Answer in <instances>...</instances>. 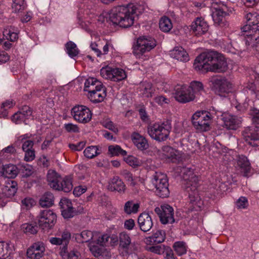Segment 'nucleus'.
Here are the masks:
<instances>
[{
  "mask_svg": "<svg viewBox=\"0 0 259 259\" xmlns=\"http://www.w3.org/2000/svg\"><path fill=\"white\" fill-rule=\"evenodd\" d=\"M195 69L202 72H223L228 69V64L224 56L215 51L201 53L194 63Z\"/></svg>",
  "mask_w": 259,
  "mask_h": 259,
  "instance_id": "f257e3e1",
  "label": "nucleus"
},
{
  "mask_svg": "<svg viewBox=\"0 0 259 259\" xmlns=\"http://www.w3.org/2000/svg\"><path fill=\"white\" fill-rule=\"evenodd\" d=\"M181 172L186 182L185 189L189 195V208L191 210L198 211L202 209L203 202L200 198L198 192V179L189 168L184 167Z\"/></svg>",
  "mask_w": 259,
  "mask_h": 259,
  "instance_id": "f03ea898",
  "label": "nucleus"
},
{
  "mask_svg": "<svg viewBox=\"0 0 259 259\" xmlns=\"http://www.w3.org/2000/svg\"><path fill=\"white\" fill-rule=\"evenodd\" d=\"M137 5L130 3L126 5L119 6L114 8L110 13L109 20L113 23L120 27L127 28L134 23L137 15Z\"/></svg>",
  "mask_w": 259,
  "mask_h": 259,
  "instance_id": "7ed1b4c3",
  "label": "nucleus"
},
{
  "mask_svg": "<svg viewBox=\"0 0 259 259\" xmlns=\"http://www.w3.org/2000/svg\"><path fill=\"white\" fill-rule=\"evenodd\" d=\"M95 6L90 2L87 3L79 9L78 14V23L83 29L88 30L89 25L92 23L102 24L109 19V14L103 12L99 16L95 13Z\"/></svg>",
  "mask_w": 259,
  "mask_h": 259,
  "instance_id": "20e7f679",
  "label": "nucleus"
},
{
  "mask_svg": "<svg viewBox=\"0 0 259 259\" xmlns=\"http://www.w3.org/2000/svg\"><path fill=\"white\" fill-rule=\"evenodd\" d=\"M246 25L241 29L245 36V44L254 47L259 42V36L254 34L259 27V15L256 12H249L245 15Z\"/></svg>",
  "mask_w": 259,
  "mask_h": 259,
  "instance_id": "39448f33",
  "label": "nucleus"
},
{
  "mask_svg": "<svg viewBox=\"0 0 259 259\" xmlns=\"http://www.w3.org/2000/svg\"><path fill=\"white\" fill-rule=\"evenodd\" d=\"M250 115L252 116V122L255 126L245 128L242 135L248 144L252 147H257L259 146V110L251 109Z\"/></svg>",
  "mask_w": 259,
  "mask_h": 259,
  "instance_id": "423d86ee",
  "label": "nucleus"
},
{
  "mask_svg": "<svg viewBox=\"0 0 259 259\" xmlns=\"http://www.w3.org/2000/svg\"><path fill=\"white\" fill-rule=\"evenodd\" d=\"M171 128V122L167 120L163 122L155 123L149 125L148 127V133L153 139L158 141H162L168 138Z\"/></svg>",
  "mask_w": 259,
  "mask_h": 259,
  "instance_id": "0eeeda50",
  "label": "nucleus"
},
{
  "mask_svg": "<svg viewBox=\"0 0 259 259\" xmlns=\"http://www.w3.org/2000/svg\"><path fill=\"white\" fill-rule=\"evenodd\" d=\"M212 116L207 111H198L192 117V124L199 132H206L210 130Z\"/></svg>",
  "mask_w": 259,
  "mask_h": 259,
  "instance_id": "6e6552de",
  "label": "nucleus"
},
{
  "mask_svg": "<svg viewBox=\"0 0 259 259\" xmlns=\"http://www.w3.org/2000/svg\"><path fill=\"white\" fill-rule=\"evenodd\" d=\"M152 184L155 188L157 195L160 197L168 196L169 191L168 188V180L166 175L156 172L152 179Z\"/></svg>",
  "mask_w": 259,
  "mask_h": 259,
  "instance_id": "1a4fd4ad",
  "label": "nucleus"
},
{
  "mask_svg": "<svg viewBox=\"0 0 259 259\" xmlns=\"http://www.w3.org/2000/svg\"><path fill=\"white\" fill-rule=\"evenodd\" d=\"M156 46L155 40L149 36H141L137 40L134 47L133 53L137 58H140L142 55L149 52Z\"/></svg>",
  "mask_w": 259,
  "mask_h": 259,
  "instance_id": "9d476101",
  "label": "nucleus"
},
{
  "mask_svg": "<svg viewBox=\"0 0 259 259\" xmlns=\"http://www.w3.org/2000/svg\"><path fill=\"white\" fill-rule=\"evenodd\" d=\"M36 220L39 226L41 229L49 230L55 226L57 221V215L51 209H44L39 212Z\"/></svg>",
  "mask_w": 259,
  "mask_h": 259,
  "instance_id": "9b49d317",
  "label": "nucleus"
},
{
  "mask_svg": "<svg viewBox=\"0 0 259 259\" xmlns=\"http://www.w3.org/2000/svg\"><path fill=\"white\" fill-rule=\"evenodd\" d=\"M209 81L215 92L220 96H225L226 94L232 92V83L225 78L213 76L209 78Z\"/></svg>",
  "mask_w": 259,
  "mask_h": 259,
  "instance_id": "f8f14e48",
  "label": "nucleus"
},
{
  "mask_svg": "<svg viewBox=\"0 0 259 259\" xmlns=\"http://www.w3.org/2000/svg\"><path fill=\"white\" fill-rule=\"evenodd\" d=\"M101 76L108 80L113 81H119L126 78L125 71L119 68H112L107 66L102 67L100 70Z\"/></svg>",
  "mask_w": 259,
  "mask_h": 259,
  "instance_id": "ddd939ff",
  "label": "nucleus"
},
{
  "mask_svg": "<svg viewBox=\"0 0 259 259\" xmlns=\"http://www.w3.org/2000/svg\"><path fill=\"white\" fill-rule=\"evenodd\" d=\"M174 96L179 102L186 103L193 101L195 98L191 89L186 85H178L175 88Z\"/></svg>",
  "mask_w": 259,
  "mask_h": 259,
  "instance_id": "4468645a",
  "label": "nucleus"
},
{
  "mask_svg": "<svg viewBox=\"0 0 259 259\" xmlns=\"http://www.w3.org/2000/svg\"><path fill=\"white\" fill-rule=\"evenodd\" d=\"M71 114L75 120L82 123L89 122L92 116L90 110L83 105L74 107L72 109Z\"/></svg>",
  "mask_w": 259,
  "mask_h": 259,
  "instance_id": "2eb2a0df",
  "label": "nucleus"
},
{
  "mask_svg": "<svg viewBox=\"0 0 259 259\" xmlns=\"http://www.w3.org/2000/svg\"><path fill=\"white\" fill-rule=\"evenodd\" d=\"M154 210L159 216L162 224H172L175 222L174 209L169 205H162L160 207H156Z\"/></svg>",
  "mask_w": 259,
  "mask_h": 259,
  "instance_id": "dca6fc26",
  "label": "nucleus"
},
{
  "mask_svg": "<svg viewBox=\"0 0 259 259\" xmlns=\"http://www.w3.org/2000/svg\"><path fill=\"white\" fill-rule=\"evenodd\" d=\"M227 7L213 3L212 5L211 17L214 23L218 25L223 26L225 16L228 14L226 11Z\"/></svg>",
  "mask_w": 259,
  "mask_h": 259,
  "instance_id": "f3484780",
  "label": "nucleus"
},
{
  "mask_svg": "<svg viewBox=\"0 0 259 259\" xmlns=\"http://www.w3.org/2000/svg\"><path fill=\"white\" fill-rule=\"evenodd\" d=\"M221 116L224 126L228 130H236L241 122V119L240 117L232 115L228 113L222 114Z\"/></svg>",
  "mask_w": 259,
  "mask_h": 259,
  "instance_id": "a211bd4d",
  "label": "nucleus"
},
{
  "mask_svg": "<svg viewBox=\"0 0 259 259\" xmlns=\"http://www.w3.org/2000/svg\"><path fill=\"white\" fill-rule=\"evenodd\" d=\"M45 245L42 242H37L33 244L27 251V255L30 259H39L44 254Z\"/></svg>",
  "mask_w": 259,
  "mask_h": 259,
  "instance_id": "6ab92c4d",
  "label": "nucleus"
},
{
  "mask_svg": "<svg viewBox=\"0 0 259 259\" xmlns=\"http://www.w3.org/2000/svg\"><path fill=\"white\" fill-rule=\"evenodd\" d=\"M191 29L195 35L200 36L205 33L208 29V25L207 22L202 18H197L192 22L191 25Z\"/></svg>",
  "mask_w": 259,
  "mask_h": 259,
  "instance_id": "aec40b11",
  "label": "nucleus"
},
{
  "mask_svg": "<svg viewBox=\"0 0 259 259\" xmlns=\"http://www.w3.org/2000/svg\"><path fill=\"white\" fill-rule=\"evenodd\" d=\"M138 224L140 230L144 232L149 231L153 225L151 217L145 212L141 213L138 217Z\"/></svg>",
  "mask_w": 259,
  "mask_h": 259,
  "instance_id": "412c9836",
  "label": "nucleus"
},
{
  "mask_svg": "<svg viewBox=\"0 0 259 259\" xmlns=\"http://www.w3.org/2000/svg\"><path fill=\"white\" fill-rule=\"evenodd\" d=\"M62 216L65 219L74 216V211L71 202L66 198H62L59 203Z\"/></svg>",
  "mask_w": 259,
  "mask_h": 259,
  "instance_id": "4be33fe9",
  "label": "nucleus"
},
{
  "mask_svg": "<svg viewBox=\"0 0 259 259\" xmlns=\"http://www.w3.org/2000/svg\"><path fill=\"white\" fill-rule=\"evenodd\" d=\"M158 152L160 158L164 159H177L180 155L179 151L168 146L162 147Z\"/></svg>",
  "mask_w": 259,
  "mask_h": 259,
  "instance_id": "5701e85b",
  "label": "nucleus"
},
{
  "mask_svg": "<svg viewBox=\"0 0 259 259\" xmlns=\"http://www.w3.org/2000/svg\"><path fill=\"white\" fill-rule=\"evenodd\" d=\"M106 96L105 88L102 84L99 88H96L89 93V98L94 103L103 101Z\"/></svg>",
  "mask_w": 259,
  "mask_h": 259,
  "instance_id": "b1692460",
  "label": "nucleus"
},
{
  "mask_svg": "<svg viewBox=\"0 0 259 259\" xmlns=\"http://www.w3.org/2000/svg\"><path fill=\"white\" fill-rule=\"evenodd\" d=\"M131 139L135 146L141 150H146L149 147L146 139L137 132H134L132 134Z\"/></svg>",
  "mask_w": 259,
  "mask_h": 259,
  "instance_id": "393cba45",
  "label": "nucleus"
},
{
  "mask_svg": "<svg viewBox=\"0 0 259 259\" xmlns=\"http://www.w3.org/2000/svg\"><path fill=\"white\" fill-rule=\"evenodd\" d=\"M169 55L171 58L182 62H187L189 60L188 54L182 47L174 48L170 51Z\"/></svg>",
  "mask_w": 259,
  "mask_h": 259,
  "instance_id": "a878e982",
  "label": "nucleus"
},
{
  "mask_svg": "<svg viewBox=\"0 0 259 259\" xmlns=\"http://www.w3.org/2000/svg\"><path fill=\"white\" fill-rule=\"evenodd\" d=\"M165 239V233L162 230H157L152 236L145 239V242L147 245H154L160 243Z\"/></svg>",
  "mask_w": 259,
  "mask_h": 259,
  "instance_id": "bb28decb",
  "label": "nucleus"
},
{
  "mask_svg": "<svg viewBox=\"0 0 259 259\" xmlns=\"http://www.w3.org/2000/svg\"><path fill=\"white\" fill-rule=\"evenodd\" d=\"M107 187L108 190L111 191L122 192L125 190V185L118 177L111 179L109 181Z\"/></svg>",
  "mask_w": 259,
  "mask_h": 259,
  "instance_id": "cd10ccee",
  "label": "nucleus"
},
{
  "mask_svg": "<svg viewBox=\"0 0 259 259\" xmlns=\"http://www.w3.org/2000/svg\"><path fill=\"white\" fill-rule=\"evenodd\" d=\"M13 245L9 241H0V259H6L11 253Z\"/></svg>",
  "mask_w": 259,
  "mask_h": 259,
  "instance_id": "c85d7f7f",
  "label": "nucleus"
},
{
  "mask_svg": "<svg viewBox=\"0 0 259 259\" xmlns=\"http://www.w3.org/2000/svg\"><path fill=\"white\" fill-rule=\"evenodd\" d=\"M60 176L54 170H49L47 174V180L50 186L56 190L59 187Z\"/></svg>",
  "mask_w": 259,
  "mask_h": 259,
  "instance_id": "c756f323",
  "label": "nucleus"
},
{
  "mask_svg": "<svg viewBox=\"0 0 259 259\" xmlns=\"http://www.w3.org/2000/svg\"><path fill=\"white\" fill-rule=\"evenodd\" d=\"M237 165L240 168L241 172L244 176H248L250 170V165L247 157L243 155H239L237 159Z\"/></svg>",
  "mask_w": 259,
  "mask_h": 259,
  "instance_id": "7c9ffc66",
  "label": "nucleus"
},
{
  "mask_svg": "<svg viewBox=\"0 0 259 259\" xmlns=\"http://www.w3.org/2000/svg\"><path fill=\"white\" fill-rule=\"evenodd\" d=\"M154 90L152 84L150 82L144 81L140 85L139 92L143 97L150 98L152 96Z\"/></svg>",
  "mask_w": 259,
  "mask_h": 259,
  "instance_id": "2f4dec72",
  "label": "nucleus"
},
{
  "mask_svg": "<svg viewBox=\"0 0 259 259\" xmlns=\"http://www.w3.org/2000/svg\"><path fill=\"white\" fill-rule=\"evenodd\" d=\"M61 256L64 259H81L80 253L75 249L67 251L66 246H64L60 252Z\"/></svg>",
  "mask_w": 259,
  "mask_h": 259,
  "instance_id": "473e14b6",
  "label": "nucleus"
},
{
  "mask_svg": "<svg viewBox=\"0 0 259 259\" xmlns=\"http://www.w3.org/2000/svg\"><path fill=\"white\" fill-rule=\"evenodd\" d=\"M31 135L26 134L19 137L18 140L22 143V149L23 151L33 149L34 141L30 139Z\"/></svg>",
  "mask_w": 259,
  "mask_h": 259,
  "instance_id": "72a5a7b5",
  "label": "nucleus"
},
{
  "mask_svg": "<svg viewBox=\"0 0 259 259\" xmlns=\"http://www.w3.org/2000/svg\"><path fill=\"white\" fill-rule=\"evenodd\" d=\"M102 83L94 77L88 78L84 82V90L88 93L93 92L96 88H99Z\"/></svg>",
  "mask_w": 259,
  "mask_h": 259,
  "instance_id": "f704fd0d",
  "label": "nucleus"
},
{
  "mask_svg": "<svg viewBox=\"0 0 259 259\" xmlns=\"http://www.w3.org/2000/svg\"><path fill=\"white\" fill-rule=\"evenodd\" d=\"M54 196L50 192L45 193L40 198L39 203L42 207H49L53 205Z\"/></svg>",
  "mask_w": 259,
  "mask_h": 259,
  "instance_id": "c9c22d12",
  "label": "nucleus"
},
{
  "mask_svg": "<svg viewBox=\"0 0 259 259\" xmlns=\"http://www.w3.org/2000/svg\"><path fill=\"white\" fill-rule=\"evenodd\" d=\"M18 174L17 167L13 164H8L4 166L3 168V175L8 178H14Z\"/></svg>",
  "mask_w": 259,
  "mask_h": 259,
  "instance_id": "e433bc0d",
  "label": "nucleus"
},
{
  "mask_svg": "<svg viewBox=\"0 0 259 259\" xmlns=\"http://www.w3.org/2000/svg\"><path fill=\"white\" fill-rule=\"evenodd\" d=\"M119 245L121 247L128 249L131 243L130 234L126 232H122L119 235Z\"/></svg>",
  "mask_w": 259,
  "mask_h": 259,
  "instance_id": "4c0bfd02",
  "label": "nucleus"
},
{
  "mask_svg": "<svg viewBox=\"0 0 259 259\" xmlns=\"http://www.w3.org/2000/svg\"><path fill=\"white\" fill-rule=\"evenodd\" d=\"M59 187L57 188V190H61L65 192H70L73 188L71 179L69 177L64 178L60 184H59Z\"/></svg>",
  "mask_w": 259,
  "mask_h": 259,
  "instance_id": "58836bf2",
  "label": "nucleus"
},
{
  "mask_svg": "<svg viewBox=\"0 0 259 259\" xmlns=\"http://www.w3.org/2000/svg\"><path fill=\"white\" fill-rule=\"evenodd\" d=\"M84 155L87 158L92 159L99 155L101 151L96 146H89L83 151Z\"/></svg>",
  "mask_w": 259,
  "mask_h": 259,
  "instance_id": "ea45409f",
  "label": "nucleus"
},
{
  "mask_svg": "<svg viewBox=\"0 0 259 259\" xmlns=\"http://www.w3.org/2000/svg\"><path fill=\"white\" fill-rule=\"evenodd\" d=\"M139 207V203H135L133 201H128L125 203L123 209L125 213L131 214L136 213L138 211Z\"/></svg>",
  "mask_w": 259,
  "mask_h": 259,
  "instance_id": "a19ab883",
  "label": "nucleus"
},
{
  "mask_svg": "<svg viewBox=\"0 0 259 259\" xmlns=\"http://www.w3.org/2000/svg\"><path fill=\"white\" fill-rule=\"evenodd\" d=\"M159 28L165 32H169L172 27L171 20L167 17H162L159 21Z\"/></svg>",
  "mask_w": 259,
  "mask_h": 259,
  "instance_id": "79ce46f5",
  "label": "nucleus"
},
{
  "mask_svg": "<svg viewBox=\"0 0 259 259\" xmlns=\"http://www.w3.org/2000/svg\"><path fill=\"white\" fill-rule=\"evenodd\" d=\"M173 248L176 253L181 256L186 253L187 246L185 242L183 241H177L174 243Z\"/></svg>",
  "mask_w": 259,
  "mask_h": 259,
  "instance_id": "37998d69",
  "label": "nucleus"
},
{
  "mask_svg": "<svg viewBox=\"0 0 259 259\" xmlns=\"http://www.w3.org/2000/svg\"><path fill=\"white\" fill-rule=\"evenodd\" d=\"M109 236L106 234L95 233L94 242L100 246H105L108 243Z\"/></svg>",
  "mask_w": 259,
  "mask_h": 259,
  "instance_id": "c03bdc74",
  "label": "nucleus"
},
{
  "mask_svg": "<svg viewBox=\"0 0 259 259\" xmlns=\"http://www.w3.org/2000/svg\"><path fill=\"white\" fill-rule=\"evenodd\" d=\"M66 48L67 54L71 57L76 56L79 53V50L75 44L72 41H69L66 44Z\"/></svg>",
  "mask_w": 259,
  "mask_h": 259,
  "instance_id": "a18cd8bd",
  "label": "nucleus"
},
{
  "mask_svg": "<svg viewBox=\"0 0 259 259\" xmlns=\"http://www.w3.org/2000/svg\"><path fill=\"white\" fill-rule=\"evenodd\" d=\"M108 151L112 156L122 155L124 156L126 155V152L123 150L119 145H110L108 147Z\"/></svg>",
  "mask_w": 259,
  "mask_h": 259,
  "instance_id": "49530a36",
  "label": "nucleus"
},
{
  "mask_svg": "<svg viewBox=\"0 0 259 259\" xmlns=\"http://www.w3.org/2000/svg\"><path fill=\"white\" fill-rule=\"evenodd\" d=\"M26 7L25 0H13L12 9L15 13H19Z\"/></svg>",
  "mask_w": 259,
  "mask_h": 259,
  "instance_id": "de8ad7c7",
  "label": "nucleus"
},
{
  "mask_svg": "<svg viewBox=\"0 0 259 259\" xmlns=\"http://www.w3.org/2000/svg\"><path fill=\"white\" fill-rule=\"evenodd\" d=\"M189 88L191 89V92L194 93L195 96L196 95L203 91V85L201 82L194 81L191 82Z\"/></svg>",
  "mask_w": 259,
  "mask_h": 259,
  "instance_id": "09e8293b",
  "label": "nucleus"
},
{
  "mask_svg": "<svg viewBox=\"0 0 259 259\" xmlns=\"http://www.w3.org/2000/svg\"><path fill=\"white\" fill-rule=\"evenodd\" d=\"M4 37L8 40L11 41H15L18 37L17 32H14L13 29H10L9 28H6L3 31Z\"/></svg>",
  "mask_w": 259,
  "mask_h": 259,
  "instance_id": "8fccbe9b",
  "label": "nucleus"
},
{
  "mask_svg": "<svg viewBox=\"0 0 259 259\" xmlns=\"http://www.w3.org/2000/svg\"><path fill=\"white\" fill-rule=\"evenodd\" d=\"M12 184H13V182H12ZM16 191L17 189L13 184L5 186L3 188V194L7 197L13 196L16 193Z\"/></svg>",
  "mask_w": 259,
  "mask_h": 259,
  "instance_id": "3c124183",
  "label": "nucleus"
},
{
  "mask_svg": "<svg viewBox=\"0 0 259 259\" xmlns=\"http://www.w3.org/2000/svg\"><path fill=\"white\" fill-rule=\"evenodd\" d=\"M95 234H94L92 232L89 230H84L81 232L80 234L78 235V237L81 238L82 242H88L91 240L94 239Z\"/></svg>",
  "mask_w": 259,
  "mask_h": 259,
  "instance_id": "603ef678",
  "label": "nucleus"
},
{
  "mask_svg": "<svg viewBox=\"0 0 259 259\" xmlns=\"http://www.w3.org/2000/svg\"><path fill=\"white\" fill-rule=\"evenodd\" d=\"M35 201L31 197H27L21 200V207L23 209H29L35 205Z\"/></svg>",
  "mask_w": 259,
  "mask_h": 259,
  "instance_id": "864d4df0",
  "label": "nucleus"
},
{
  "mask_svg": "<svg viewBox=\"0 0 259 259\" xmlns=\"http://www.w3.org/2000/svg\"><path fill=\"white\" fill-rule=\"evenodd\" d=\"M21 230L25 233L34 234L37 232V227L30 224H24L22 225Z\"/></svg>",
  "mask_w": 259,
  "mask_h": 259,
  "instance_id": "5fc2aeb1",
  "label": "nucleus"
},
{
  "mask_svg": "<svg viewBox=\"0 0 259 259\" xmlns=\"http://www.w3.org/2000/svg\"><path fill=\"white\" fill-rule=\"evenodd\" d=\"M103 45L102 41L99 40L97 42H92L90 45L91 49L94 51L95 53L98 57H100L102 55V53L99 48Z\"/></svg>",
  "mask_w": 259,
  "mask_h": 259,
  "instance_id": "6e6d98bb",
  "label": "nucleus"
},
{
  "mask_svg": "<svg viewBox=\"0 0 259 259\" xmlns=\"http://www.w3.org/2000/svg\"><path fill=\"white\" fill-rule=\"evenodd\" d=\"M13 106V102L12 101H7L3 103L1 106L2 111L0 112V117L5 118L7 116L8 112L5 108H10Z\"/></svg>",
  "mask_w": 259,
  "mask_h": 259,
  "instance_id": "4d7b16f0",
  "label": "nucleus"
},
{
  "mask_svg": "<svg viewBox=\"0 0 259 259\" xmlns=\"http://www.w3.org/2000/svg\"><path fill=\"white\" fill-rule=\"evenodd\" d=\"M125 161L128 164L133 167H137L141 164V162L133 156H128L125 158Z\"/></svg>",
  "mask_w": 259,
  "mask_h": 259,
  "instance_id": "13d9d810",
  "label": "nucleus"
},
{
  "mask_svg": "<svg viewBox=\"0 0 259 259\" xmlns=\"http://www.w3.org/2000/svg\"><path fill=\"white\" fill-rule=\"evenodd\" d=\"M236 207L238 209L246 208L248 205L247 199L245 197H240L236 202Z\"/></svg>",
  "mask_w": 259,
  "mask_h": 259,
  "instance_id": "bf43d9fd",
  "label": "nucleus"
},
{
  "mask_svg": "<svg viewBox=\"0 0 259 259\" xmlns=\"http://www.w3.org/2000/svg\"><path fill=\"white\" fill-rule=\"evenodd\" d=\"M20 166L24 177H28L33 173V167L32 166L26 164H20Z\"/></svg>",
  "mask_w": 259,
  "mask_h": 259,
  "instance_id": "052dcab7",
  "label": "nucleus"
},
{
  "mask_svg": "<svg viewBox=\"0 0 259 259\" xmlns=\"http://www.w3.org/2000/svg\"><path fill=\"white\" fill-rule=\"evenodd\" d=\"M19 111L24 119L29 118L32 115V111L30 108L27 106L23 107Z\"/></svg>",
  "mask_w": 259,
  "mask_h": 259,
  "instance_id": "680f3d73",
  "label": "nucleus"
},
{
  "mask_svg": "<svg viewBox=\"0 0 259 259\" xmlns=\"http://www.w3.org/2000/svg\"><path fill=\"white\" fill-rule=\"evenodd\" d=\"M24 159L27 162H30L34 159L35 157V151L34 149L24 151Z\"/></svg>",
  "mask_w": 259,
  "mask_h": 259,
  "instance_id": "e2e57ef3",
  "label": "nucleus"
},
{
  "mask_svg": "<svg viewBox=\"0 0 259 259\" xmlns=\"http://www.w3.org/2000/svg\"><path fill=\"white\" fill-rule=\"evenodd\" d=\"M122 176L131 185L134 186L135 185V180L133 175L126 170H124L122 172Z\"/></svg>",
  "mask_w": 259,
  "mask_h": 259,
  "instance_id": "0e129e2a",
  "label": "nucleus"
},
{
  "mask_svg": "<svg viewBox=\"0 0 259 259\" xmlns=\"http://www.w3.org/2000/svg\"><path fill=\"white\" fill-rule=\"evenodd\" d=\"M71 238L70 233L67 231L65 230L63 232L61 237L60 238L63 243L65 245L64 246H67V244L68 243Z\"/></svg>",
  "mask_w": 259,
  "mask_h": 259,
  "instance_id": "69168bd1",
  "label": "nucleus"
},
{
  "mask_svg": "<svg viewBox=\"0 0 259 259\" xmlns=\"http://www.w3.org/2000/svg\"><path fill=\"white\" fill-rule=\"evenodd\" d=\"M155 102L158 104L160 105H163L165 104H168L169 102V100L166 97L159 95L157 96L154 98Z\"/></svg>",
  "mask_w": 259,
  "mask_h": 259,
  "instance_id": "338daca9",
  "label": "nucleus"
},
{
  "mask_svg": "<svg viewBox=\"0 0 259 259\" xmlns=\"http://www.w3.org/2000/svg\"><path fill=\"white\" fill-rule=\"evenodd\" d=\"M86 186H79L74 188L73 194L76 196H79L87 191Z\"/></svg>",
  "mask_w": 259,
  "mask_h": 259,
  "instance_id": "774afa93",
  "label": "nucleus"
}]
</instances>
